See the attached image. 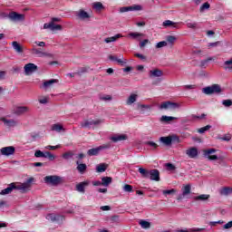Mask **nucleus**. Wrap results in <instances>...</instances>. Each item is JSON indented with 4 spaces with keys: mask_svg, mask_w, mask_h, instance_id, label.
<instances>
[{
    "mask_svg": "<svg viewBox=\"0 0 232 232\" xmlns=\"http://www.w3.org/2000/svg\"><path fill=\"white\" fill-rule=\"evenodd\" d=\"M34 178H29L25 182L20 184V185H15V183H11L6 188H4L0 191V195L5 196V195H10L14 189H18L21 191V193H28L32 188V184H34Z\"/></svg>",
    "mask_w": 232,
    "mask_h": 232,
    "instance_id": "1",
    "label": "nucleus"
},
{
    "mask_svg": "<svg viewBox=\"0 0 232 232\" xmlns=\"http://www.w3.org/2000/svg\"><path fill=\"white\" fill-rule=\"evenodd\" d=\"M44 183L47 184V186H61V184H63L64 179L61 176L57 175H52V176H46L44 179Z\"/></svg>",
    "mask_w": 232,
    "mask_h": 232,
    "instance_id": "2",
    "label": "nucleus"
},
{
    "mask_svg": "<svg viewBox=\"0 0 232 232\" xmlns=\"http://www.w3.org/2000/svg\"><path fill=\"white\" fill-rule=\"evenodd\" d=\"M202 93L205 95H213V93H222V87L219 84H212L202 89Z\"/></svg>",
    "mask_w": 232,
    "mask_h": 232,
    "instance_id": "3",
    "label": "nucleus"
},
{
    "mask_svg": "<svg viewBox=\"0 0 232 232\" xmlns=\"http://www.w3.org/2000/svg\"><path fill=\"white\" fill-rule=\"evenodd\" d=\"M180 103L173 102L171 101L163 102L159 105V110H179Z\"/></svg>",
    "mask_w": 232,
    "mask_h": 232,
    "instance_id": "4",
    "label": "nucleus"
},
{
    "mask_svg": "<svg viewBox=\"0 0 232 232\" xmlns=\"http://www.w3.org/2000/svg\"><path fill=\"white\" fill-rule=\"evenodd\" d=\"M188 195H191V185L189 184H187L182 188V193L178 196L177 200L180 202V200H184Z\"/></svg>",
    "mask_w": 232,
    "mask_h": 232,
    "instance_id": "5",
    "label": "nucleus"
},
{
    "mask_svg": "<svg viewBox=\"0 0 232 232\" xmlns=\"http://www.w3.org/2000/svg\"><path fill=\"white\" fill-rule=\"evenodd\" d=\"M1 122H4V126L5 128H15V126L19 125V121L14 120V119H6L5 117L0 118Z\"/></svg>",
    "mask_w": 232,
    "mask_h": 232,
    "instance_id": "6",
    "label": "nucleus"
},
{
    "mask_svg": "<svg viewBox=\"0 0 232 232\" xmlns=\"http://www.w3.org/2000/svg\"><path fill=\"white\" fill-rule=\"evenodd\" d=\"M46 218L51 222H57V224H63V222H64V216L58 214H49L47 215Z\"/></svg>",
    "mask_w": 232,
    "mask_h": 232,
    "instance_id": "7",
    "label": "nucleus"
},
{
    "mask_svg": "<svg viewBox=\"0 0 232 232\" xmlns=\"http://www.w3.org/2000/svg\"><path fill=\"white\" fill-rule=\"evenodd\" d=\"M149 179L150 180H154V182H160V171L157 169H150Z\"/></svg>",
    "mask_w": 232,
    "mask_h": 232,
    "instance_id": "8",
    "label": "nucleus"
},
{
    "mask_svg": "<svg viewBox=\"0 0 232 232\" xmlns=\"http://www.w3.org/2000/svg\"><path fill=\"white\" fill-rule=\"evenodd\" d=\"M25 75H32V73H34V72H37L39 70V67L35 65L34 63H27L24 67Z\"/></svg>",
    "mask_w": 232,
    "mask_h": 232,
    "instance_id": "9",
    "label": "nucleus"
},
{
    "mask_svg": "<svg viewBox=\"0 0 232 232\" xmlns=\"http://www.w3.org/2000/svg\"><path fill=\"white\" fill-rule=\"evenodd\" d=\"M213 153H217V150L208 149L207 150H204L205 159H208V160H218V156L213 155Z\"/></svg>",
    "mask_w": 232,
    "mask_h": 232,
    "instance_id": "10",
    "label": "nucleus"
},
{
    "mask_svg": "<svg viewBox=\"0 0 232 232\" xmlns=\"http://www.w3.org/2000/svg\"><path fill=\"white\" fill-rule=\"evenodd\" d=\"M9 19L10 21H14V23L24 21V14H21L16 12L9 13Z\"/></svg>",
    "mask_w": 232,
    "mask_h": 232,
    "instance_id": "11",
    "label": "nucleus"
},
{
    "mask_svg": "<svg viewBox=\"0 0 232 232\" xmlns=\"http://www.w3.org/2000/svg\"><path fill=\"white\" fill-rule=\"evenodd\" d=\"M0 151L2 155H5V157H10V155H14V153H15V147L14 146L4 147L0 150Z\"/></svg>",
    "mask_w": 232,
    "mask_h": 232,
    "instance_id": "12",
    "label": "nucleus"
},
{
    "mask_svg": "<svg viewBox=\"0 0 232 232\" xmlns=\"http://www.w3.org/2000/svg\"><path fill=\"white\" fill-rule=\"evenodd\" d=\"M110 61H115L118 63V64H121V66H124V64H127L128 61L124 59V56L120 55V58H117V56L109 55Z\"/></svg>",
    "mask_w": 232,
    "mask_h": 232,
    "instance_id": "13",
    "label": "nucleus"
},
{
    "mask_svg": "<svg viewBox=\"0 0 232 232\" xmlns=\"http://www.w3.org/2000/svg\"><path fill=\"white\" fill-rule=\"evenodd\" d=\"M88 186H90V181L80 182L76 185V191L85 193V188H88Z\"/></svg>",
    "mask_w": 232,
    "mask_h": 232,
    "instance_id": "14",
    "label": "nucleus"
},
{
    "mask_svg": "<svg viewBox=\"0 0 232 232\" xmlns=\"http://www.w3.org/2000/svg\"><path fill=\"white\" fill-rule=\"evenodd\" d=\"M113 142H121L122 140H128V135L126 134H116L110 138Z\"/></svg>",
    "mask_w": 232,
    "mask_h": 232,
    "instance_id": "15",
    "label": "nucleus"
},
{
    "mask_svg": "<svg viewBox=\"0 0 232 232\" xmlns=\"http://www.w3.org/2000/svg\"><path fill=\"white\" fill-rule=\"evenodd\" d=\"M101 124V120L97 121H85L84 122L81 123L82 128H91L92 126H97Z\"/></svg>",
    "mask_w": 232,
    "mask_h": 232,
    "instance_id": "16",
    "label": "nucleus"
},
{
    "mask_svg": "<svg viewBox=\"0 0 232 232\" xmlns=\"http://www.w3.org/2000/svg\"><path fill=\"white\" fill-rule=\"evenodd\" d=\"M186 155H188L189 159H195V157L198 156V150L195 147H192L186 150Z\"/></svg>",
    "mask_w": 232,
    "mask_h": 232,
    "instance_id": "17",
    "label": "nucleus"
},
{
    "mask_svg": "<svg viewBox=\"0 0 232 232\" xmlns=\"http://www.w3.org/2000/svg\"><path fill=\"white\" fill-rule=\"evenodd\" d=\"M210 197L211 196L209 194H201L199 196L193 197V199L196 202H207V200H209Z\"/></svg>",
    "mask_w": 232,
    "mask_h": 232,
    "instance_id": "18",
    "label": "nucleus"
},
{
    "mask_svg": "<svg viewBox=\"0 0 232 232\" xmlns=\"http://www.w3.org/2000/svg\"><path fill=\"white\" fill-rule=\"evenodd\" d=\"M29 108L27 106H19L16 107L14 110V114L15 115H24V113H28Z\"/></svg>",
    "mask_w": 232,
    "mask_h": 232,
    "instance_id": "19",
    "label": "nucleus"
},
{
    "mask_svg": "<svg viewBox=\"0 0 232 232\" xmlns=\"http://www.w3.org/2000/svg\"><path fill=\"white\" fill-rule=\"evenodd\" d=\"M163 72L160 69H154V70H150L149 72V76L150 79H153L155 77H162Z\"/></svg>",
    "mask_w": 232,
    "mask_h": 232,
    "instance_id": "20",
    "label": "nucleus"
},
{
    "mask_svg": "<svg viewBox=\"0 0 232 232\" xmlns=\"http://www.w3.org/2000/svg\"><path fill=\"white\" fill-rule=\"evenodd\" d=\"M77 167L76 169L81 173V175H84L86 169H88V166H86L85 163H80L79 161H76Z\"/></svg>",
    "mask_w": 232,
    "mask_h": 232,
    "instance_id": "21",
    "label": "nucleus"
},
{
    "mask_svg": "<svg viewBox=\"0 0 232 232\" xmlns=\"http://www.w3.org/2000/svg\"><path fill=\"white\" fill-rule=\"evenodd\" d=\"M101 147L92 148L89 150H87L88 157H95L101 153Z\"/></svg>",
    "mask_w": 232,
    "mask_h": 232,
    "instance_id": "22",
    "label": "nucleus"
},
{
    "mask_svg": "<svg viewBox=\"0 0 232 232\" xmlns=\"http://www.w3.org/2000/svg\"><path fill=\"white\" fill-rule=\"evenodd\" d=\"M57 82H59V80L57 79H51V80L45 81L43 83V88H44L45 90H48V88L53 86V84H57Z\"/></svg>",
    "mask_w": 232,
    "mask_h": 232,
    "instance_id": "23",
    "label": "nucleus"
},
{
    "mask_svg": "<svg viewBox=\"0 0 232 232\" xmlns=\"http://www.w3.org/2000/svg\"><path fill=\"white\" fill-rule=\"evenodd\" d=\"M32 52L34 53V55H38V57H52V54L40 51L36 48H33Z\"/></svg>",
    "mask_w": 232,
    "mask_h": 232,
    "instance_id": "24",
    "label": "nucleus"
},
{
    "mask_svg": "<svg viewBox=\"0 0 232 232\" xmlns=\"http://www.w3.org/2000/svg\"><path fill=\"white\" fill-rule=\"evenodd\" d=\"M88 72H90V66H84L78 68L77 72H74V74L81 77V75H84V73H88Z\"/></svg>",
    "mask_w": 232,
    "mask_h": 232,
    "instance_id": "25",
    "label": "nucleus"
},
{
    "mask_svg": "<svg viewBox=\"0 0 232 232\" xmlns=\"http://www.w3.org/2000/svg\"><path fill=\"white\" fill-rule=\"evenodd\" d=\"M12 46L16 53H23V45L14 41Z\"/></svg>",
    "mask_w": 232,
    "mask_h": 232,
    "instance_id": "26",
    "label": "nucleus"
},
{
    "mask_svg": "<svg viewBox=\"0 0 232 232\" xmlns=\"http://www.w3.org/2000/svg\"><path fill=\"white\" fill-rule=\"evenodd\" d=\"M121 37H122V34H118L114 36L105 38L104 43H106L107 44L110 43H115V41H117V39H121Z\"/></svg>",
    "mask_w": 232,
    "mask_h": 232,
    "instance_id": "27",
    "label": "nucleus"
},
{
    "mask_svg": "<svg viewBox=\"0 0 232 232\" xmlns=\"http://www.w3.org/2000/svg\"><path fill=\"white\" fill-rule=\"evenodd\" d=\"M113 182V178L111 177H102V186L108 187Z\"/></svg>",
    "mask_w": 232,
    "mask_h": 232,
    "instance_id": "28",
    "label": "nucleus"
},
{
    "mask_svg": "<svg viewBox=\"0 0 232 232\" xmlns=\"http://www.w3.org/2000/svg\"><path fill=\"white\" fill-rule=\"evenodd\" d=\"M77 17H79V19H82V20L90 19V14L86 11L81 9L77 14Z\"/></svg>",
    "mask_w": 232,
    "mask_h": 232,
    "instance_id": "29",
    "label": "nucleus"
},
{
    "mask_svg": "<svg viewBox=\"0 0 232 232\" xmlns=\"http://www.w3.org/2000/svg\"><path fill=\"white\" fill-rule=\"evenodd\" d=\"M106 169H108V164L106 163H101L96 167L97 173H104Z\"/></svg>",
    "mask_w": 232,
    "mask_h": 232,
    "instance_id": "30",
    "label": "nucleus"
},
{
    "mask_svg": "<svg viewBox=\"0 0 232 232\" xmlns=\"http://www.w3.org/2000/svg\"><path fill=\"white\" fill-rule=\"evenodd\" d=\"M160 142H162V144H164V146H171V138L169 136L160 137Z\"/></svg>",
    "mask_w": 232,
    "mask_h": 232,
    "instance_id": "31",
    "label": "nucleus"
},
{
    "mask_svg": "<svg viewBox=\"0 0 232 232\" xmlns=\"http://www.w3.org/2000/svg\"><path fill=\"white\" fill-rule=\"evenodd\" d=\"M220 195H223L225 197H227V195H231L232 193V188L229 187H225L223 188L220 189L219 191Z\"/></svg>",
    "mask_w": 232,
    "mask_h": 232,
    "instance_id": "32",
    "label": "nucleus"
},
{
    "mask_svg": "<svg viewBox=\"0 0 232 232\" xmlns=\"http://www.w3.org/2000/svg\"><path fill=\"white\" fill-rule=\"evenodd\" d=\"M92 8L96 10V12H101L102 10H104V5L101 2H94L92 4Z\"/></svg>",
    "mask_w": 232,
    "mask_h": 232,
    "instance_id": "33",
    "label": "nucleus"
},
{
    "mask_svg": "<svg viewBox=\"0 0 232 232\" xmlns=\"http://www.w3.org/2000/svg\"><path fill=\"white\" fill-rule=\"evenodd\" d=\"M139 173H140V175L143 179H150V170H148L144 168H140Z\"/></svg>",
    "mask_w": 232,
    "mask_h": 232,
    "instance_id": "34",
    "label": "nucleus"
},
{
    "mask_svg": "<svg viewBox=\"0 0 232 232\" xmlns=\"http://www.w3.org/2000/svg\"><path fill=\"white\" fill-rule=\"evenodd\" d=\"M137 97H138V95L135 93L130 94L127 100L128 106H131V104H133V102H136Z\"/></svg>",
    "mask_w": 232,
    "mask_h": 232,
    "instance_id": "35",
    "label": "nucleus"
},
{
    "mask_svg": "<svg viewBox=\"0 0 232 232\" xmlns=\"http://www.w3.org/2000/svg\"><path fill=\"white\" fill-rule=\"evenodd\" d=\"M175 120H177V118H175V117H173V116H166V115H163V116H161V118H160V122H166V123H168V122H171V121H175Z\"/></svg>",
    "mask_w": 232,
    "mask_h": 232,
    "instance_id": "36",
    "label": "nucleus"
},
{
    "mask_svg": "<svg viewBox=\"0 0 232 232\" xmlns=\"http://www.w3.org/2000/svg\"><path fill=\"white\" fill-rule=\"evenodd\" d=\"M52 131H64V127H63V125L59 124V123H55L53 125H52L51 128Z\"/></svg>",
    "mask_w": 232,
    "mask_h": 232,
    "instance_id": "37",
    "label": "nucleus"
},
{
    "mask_svg": "<svg viewBox=\"0 0 232 232\" xmlns=\"http://www.w3.org/2000/svg\"><path fill=\"white\" fill-rule=\"evenodd\" d=\"M139 224L143 229H150L151 227V223L143 219L140 220Z\"/></svg>",
    "mask_w": 232,
    "mask_h": 232,
    "instance_id": "38",
    "label": "nucleus"
},
{
    "mask_svg": "<svg viewBox=\"0 0 232 232\" xmlns=\"http://www.w3.org/2000/svg\"><path fill=\"white\" fill-rule=\"evenodd\" d=\"M206 231V228H189V229H180L176 232H202Z\"/></svg>",
    "mask_w": 232,
    "mask_h": 232,
    "instance_id": "39",
    "label": "nucleus"
},
{
    "mask_svg": "<svg viewBox=\"0 0 232 232\" xmlns=\"http://www.w3.org/2000/svg\"><path fill=\"white\" fill-rule=\"evenodd\" d=\"M163 26H164L165 28H168V26H173V28H179V27L177 26V23H175V22H173V21H171V20H166V21H164V22H163Z\"/></svg>",
    "mask_w": 232,
    "mask_h": 232,
    "instance_id": "40",
    "label": "nucleus"
},
{
    "mask_svg": "<svg viewBox=\"0 0 232 232\" xmlns=\"http://www.w3.org/2000/svg\"><path fill=\"white\" fill-rule=\"evenodd\" d=\"M145 146H149L152 150H155L157 148H159V144L154 141H145Z\"/></svg>",
    "mask_w": 232,
    "mask_h": 232,
    "instance_id": "41",
    "label": "nucleus"
},
{
    "mask_svg": "<svg viewBox=\"0 0 232 232\" xmlns=\"http://www.w3.org/2000/svg\"><path fill=\"white\" fill-rule=\"evenodd\" d=\"M144 34L142 33H130V37H132V39H138V41H140V37H144Z\"/></svg>",
    "mask_w": 232,
    "mask_h": 232,
    "instance_id": "42",
    "label": "nucleus"
},
{
    "mask_svg": "<svg viewBox=\"0 0 232 232\" xmlns=\"http://www.w3.org/2000/svg\"><path fill=\"white\" fill-rule=\"evenodd\" d=\"M73 155H75L72 151H67L63 154V159L65 160H70V159H73Z\"/></svg>",
    "mask_w": 232,
    "mask_h": 232,
    "instance_id": "43",
    "label": "nucleus"
},
{
    "mask_svg": "<svg viewBox=\"0 0 232 232\" xmlns=\"http://www.w3.org/2000/svg\"><path fill=\"white\" fill-rule=\"evenodd\" d=\"M44 159H49V160H55V155L52 154L50 151L44 152Z\"/></svg>",
    "mask_w": 232,
    "mask_h": 232,
    "instance_id": "44",
    "label": "nucleus"
},
{
    "mask_svg": "<svg viewBox=\"0 0 232 232\" xmlns=\"http://www.w3.org/2000/svg\"><path fill=\"white\" fill-rule=\"evenodd\" d=\"M166 39L167 43H169V44H170L171 46H173V44H175V41H177V37L173 35H168Z\"/></svg>",
    "mask_w": 232,
    "mask_h": 232,
    "instance_id": "45",
    "label": "nucleus"
},
{
    "mask_svg": "<svg viewBox=\"0 0 232 232\" xmlns=\"http://www.w3.org/2000/svg\"><path fill=\"white\" fill-rule=\"evenodd\" d=\"M170 144L176 143L179 144L180 142V138L177 135H170Z\"/></svg>",
    "mask_w": 232,
    "mask_h": 232,
    "instance_id": "46",
    "label": "nucleus"
},
{
    "mask_svg": "<svg viewBox=\"0 0 232 232\" xmlns=\"http://www.w3.org/2000/svg\"><path fill=\"white\" fill-rule=\"evenodd\" d=\"M123 191H125V193H133V186L125 184L123 186Z\"/></svg>",
    "mask_w": 232,
    "mask_h": 232,
    "instance_id": "47",
    "label": "nucleus"
},
{
    "mask_svg": "<svg viewBox=\"0 0 232 232\" xmlns=\"http://www.w3.org/2000/svg\"><path fill=\"white\" fill-rule=\"evenodd\" d=\"M209 130H211V125H207L205 127L198 129V133H206V131H209Z\"/></svg>",
    "mask_w": 232,
    "mask_h": 232,
    "instance_id": "48",
    "label": "nucleus"
},
{
    "mask_svg": "<svg viewBox=\"0 0 232 232\" xmlns=\"http://www.w3.org/2000/svg\"><path fill=\"white\" fill-rule=\"evenodd\" d=\"M224 64H225V67H224L225 70H232V58L230 60L226 61Z\"/></svg>",
    "mask_w": 232,
    "mask_h": 232,
    "instance_id": "49",
    "label": "nucleus"
},
{
    "mask_svg": "<svg viewBox=\"0 0 232 232\" xmlns=\"http://www.w3.org/2000/svg\"><path fill=\"white\" fill-rule=\"evenodd\" d=\"M165 166L168 171H175L177 169V167L173 163H166Z\"/></svg>",
    "mask_w": 232,
    "mask_h": 232,
    "instance_id": "50",
    "label": "nucleus"
},
{
    "mask_svg": "<svg viewBox=\"0 0 232 232\" xmlns=\"http://www.w3.org/2000/svg\"><path fill=\"white\" fill-rule=\"evenodd\" d=\"M55 30H59V31L63 30V25H61V24H55L53 22V25H52V27H51V31H52V32H55Z\"/></svg>",
    "mask_w": 232,
    "mask_h": 232,
    "instance_id": "51",
    "label": "nucleus"
},
{
    "mask_svg": "<svg viewBox=\"0 0 232 232\" xmlns=\"http://www.w3.org/2000/svg\"><path fill=\"white\" fill-rule=\"evenodd\" d=\"M222 104H223V106H225V108H230V106H232V101L231 100H223Z\"/></svg>",
    "mask_w": 232,
    "mask_h": 232,
    "instance_id": "52",
    "label": "nucleus"
},
{
    "mask_svg": "<svg viewBox=\"0 0 232 232\" xmlns=\"http://www.w3.org/2000/svg\"><path fill=\"white\" fill-rule=\"evenodd\" d=\"M34 157H36V159H44V152L38 150L34 152Z\"/></svg>",
    "mask_w": 232,
    "mask_h": 232,
    "instance_id": "53",
    "label": "nucleus"
},
{
    "mask_svg": "<svg viewBox=\"0 0 232 232\" xmlns=\"http://www.w3.org/2000/svg\"><path fill=\"white\" fill-rule=\"evenodd\" d=\"M218 139L219 140H225L227 142H229V140H231V134H225L223 137Z\"/></svg>",
    "mask_w": 232,
    "mask_h": 232,
    "instance_id": "54",
    "label": "nucleus"
},
{
    "mask_svg": "<svg viewBox=\"0 0 232 232\" xmlns=\"http://www.w3.org/2000/svg\"><path fill=\"white\" fill-rule=\"evenodd\" d=\"M209 3L206 2L200 6V12H204V10H209Z\"/></svg>",
    "mask_w": 232,
    "mask_h": 232,
    "instance_id": "55",
    "label": "nucleus"
},
{
    "mask_svg": "<svg viewBox=\"0 0 232 232\" xmlns=\"http://www.w3.org/2000/svg\"><path fill=\"white\" fill-rule=\"evenodd\" d=\"M164 46H168V42L161 41L156 44V48H164Z\"/></svg>",
    "mask_w": 232,
    "mask_h": 232,
    "instance_id": "56",
    "label": "nucleus"
},
{
    "mask_svg": "<svg viewBox=\"0 0 232 232\" xmlns=\"http://www.w3.org/2000/svg\"><path fill=\"white\" fill-rule=\"evenodd\" d=\"M120 12L121 14H124V12H131V5L120 8Z\"/></svg>",
    "mask_w": 232,
    "mask_h": 232,
    "instance_id": "57",
    "label": "nucleus"
},
{
    "mask_svg": "<svg viewBox=\"0 0 232 232\" xmlns=\"http://www.w3.org/2000/svg\"><path fill=\"white\" fill-rule=\"evenodd\" d=\"M162 193L163 195H173V193H177V190L172 188L169 190H163Z\"/></svg>",
    "mask_w": 232,
    "mask_h": 232,
    "instance_id": "58",
    "label": "nucleus"
},
{
    "mask_svg": "<svg viewBox=\"0 0 232 232\" xmlns=\"http://www.w3.org/2000/svg\"><path fill=\"white\" fill-rule=\"evenodd\" d=\"M222 42L220 41H218V42H215V43H209L208 44V47L209 48H216V46H219V44H221Z\"/></svg>",
    "mask_w": 232,
    "mask_h": 232,
    "instance_id": "59",
    "label": "nucleus"
},
{
    "mask_svg": "<svg viewBox=\"0 0 232 232\" xmlns=\"http://www.w3.org/2000/svg\"><path fill=\"white\" fill-rule=\"evenodd\" d=\"M148 44H150V40L149 39H145V40L141 41L140 43V48H144V46H146Z\"/></svg>",
    "mask_w": 232,
    "mask_h": 232,
    "instance_id": "60",
    "label": "nucleus"
},
{
    "mask_svg": "<svg viewBox=\"0 0 232 232\" xmlns=\"http://www.w3.org/2000/svg\"><path fill=\"white\" fill-rule=\"evenodd\" d=\"M198 24H197L195 22L194 23H187L188 28H192V30H195V28H197Z\"/></svg>",
    "mask_w": 232,
    "mask_h": 232,
    "instance_id": "61",
    "label": "nucleus"
},
{
    "mask_svg": "<svg viewBox=\"0 0 232 232\" xmlns=\"http://www.w3.org/2000/svg\"><path fill=\"white\" fill-rule=\"evenodd\" d=\"M209 61H213V58L209 57L207 60L201 61V68H204V65L208 64Z\"/></svg>",
    "mask_w": 232,
    "mask_h": 232,
    "instance_id": "62",
    "label": "nucleus"
},
{
    "mask_svg": "<svg viewBox=\"0 0 232 232\" xmlns=\"http://www.w3.org/2000/svg\"><path fill=\"white\" fill-rule=\"evenodd\" d=\"M40 104H48V97H44L43 99L38 100Z\"/></svg>",
    "mask_w": 232,
    "mask_h": 232,
    "instance_id": "63",
    "label": "nucleus"
},
{
    "mask_svg": "<svg viewBox=\"0 0 232 232\" xmlns=\"http://www.w3.org/2000/svg\"><path fill=\"white\" fill-rule=\"evenodd\" d=\"M231 227H232V221H229L228 223L223 226V229H231Z\"/></svg>",
    "mask_w": 232,
    "mask_h": 232,
    "instance_id": "64",
    "label": "nucleus"
}]
</instances>
